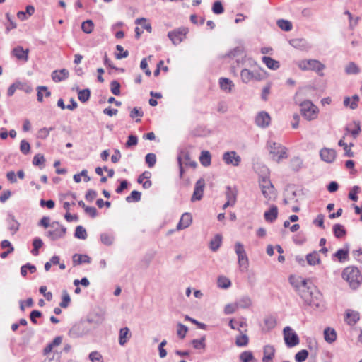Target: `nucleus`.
Segmentation results:
<instances>
[{
    "instance_id": "obj_16",
    "label": "nucleus",
    "mask_w": 362,
    "mask_h": 362,
    "mask_svg": "<svg viewBox=\"0 0 362 362\" xmlns=\"http://www.w3.org/2000/svg\"><path fill=\"white\" fill-rule=\"evenodd\" d=\"M271 122V117L265 111L259 112L255 117V124L262 128L267 127Z\"/></svg>"
},
{
    "instance_id": "obj_12",
    "label": "nucleus",
    "mask_w": 362,
    "mask_h": 362,
    "mask_svg": "<svg viewBox=\"0 0 362 362\" xmlns=\"http://www.w3.org/2000/svg\"><path fill=\"white\" fill-rule=\"evenodd\" d=\"M241 80L245 83H248L251 81H260L262 78V74L257 71H251L247 69H243L240 72Z\"/></svg>"
},
{
    "instance_id": "obj_53",
    "label": "nucleus",
    "mask_w": 362,
    "mask_h": 362,
    "mask_svg": "<svg viewBox=\"0 0 362 362\" xmlns=\"http://www.w3.org/2000/svg\"><path fill=\"white\" fill-rule=\"evenodd\" d=\"M141 199V193L136 190L131 192L130 195L126 197L127 202H139Z\"/></svg>"
},
{
    "instance_id": "obj_43",
    "label": "nucleus",
    "mask_w": 362,
    "mask_h": 362,
    "mask_svg": "<svg viewBox=\"0 0 362 362\" xmlns=\"http://www.w3.org/2000/svg\"><path fill=\"white\" fill-rule=\"evenodd\" d=\"M94 28V23L91 20H86L82 23L81 29L87 34H90L93 32Z\"/></svg>"
},
{
    "instance_id": "obj_4",
    "label": "nucleus",
    "mask_w": 362,
    "mask_h": 362,
    "mask_svg": "<svg viewBox=\"0 0 362 362\" xmlns=\"http://www.w3.org/2000/svg\"><path fill=\"white\" fill-rule=\"evenodd\" d=\"M302 116L307 120L311 121L317 117L318 108L308 100L299 103Z\"/></svg>"
},
{
    "instance_id": "obj_24",
    "label": "nucleus",
    "mask_w": 362,
    "mask_h": 362,
    "mask_svg": "<svg viewBox=\"0 0 362 362\" xmlns=\"http://www.w3.org/2000/svg\"><path fill=\"white\" fill-rule=\"evenodd\" d=\"M278 216V208L275 205H272L269 210L264 214V218L266 221L273 223Z\"/></svg>"
},
{
    "instance_id": "obj_52",
    "label": "nucleus",
    "mask_w": 362,
    "mask_h": 362,
    "mask_svg": "<svg viewBox=\"0 0 362 362\" xmlns=\"http://www.w3.org/2000/svg\"><path fill=\"white\" fill-rule=\"evenodd\" d=\"M308 356V351L305 349H303V350L298 351L295 355V360L297 362H303L306 360Z\"/></svg>"
},
{
    "instance_id": "obj_58",
    "label": "nucleus",
    "mask_w": 362,
    "mask_h": 362,
    "mask_svg": "<svg viewBox=\"0 0 362 362\" xmlns=\"http://www.w3.org/2000/svg\"><path fill=\"white\" fill-rule=\"evenodd\" d=\"M145 160L149 168L155 165L156 162V156L154 153H149L145 157Z\"/></svg>"
},
{
    "instance_id": "obj_31",
    "label": "nucleus",
    "mask_w": 362,
    "mask_h": 362,
    "mask_svg": "<svg viewBox=\"0 0 362 362\" xmlns=\"http://www.w3.org/2000/svg\"><path fill=\"white\" fill-rule=\"evenodd\" d=\"M262 62L269 69L276 70L279 67V62L273 59L270 57L264 56L262 57Z\"/></svg>"
},
{
    "instance_id": "obj_27",
    "label": "nucleus",
    "mask_w": 362,
    "mask_h": 362,
    "mask_svg": "<svg viewBox=\"0 0 362 362\" xmlns=\"http://www.w3.org/2000/svg\"><path fill=\"white\" fill-rule=\"evenodd\" d=\"M324 338L325 340L331 344L336 341L337 339V332L336 331L330 327H327L324 330Z\"/></svg>"
},
{
    "instance_id": "obj_20",
    "label": "nucleus",
    "mask_w": 362,
    "mask_h": 362,
    "mask_svg": "<svg viewBox=\"0 0 362 362\" xmlns=\"http://www.w3.org/2000/svg\"><path fill=\"white\" fill-rule=\"evenodd\" d=\"M359 313L356 311L348 309L346 311L345 321L349 325L353 326L359 320Z\"/></svg>"
},
{
    "instance_id": "obj_40",
    "label": "nucleus",
    "mask_w": 362,
    "mask_h": 362,
    "mask_svg": "<svg viewBox=\"0 0 362 362\" xmlns=\"http://www.w3.org/2000/svg\"><path fill=\"white\" fill-rule=\"evenodd\" d=\"M226 196L228 201L235 204L237 199V192L234 189H233L230 186H228L226 187Z\"/></svg>"
},
{
    "instance_id": "obj_38",
    "label": "nucleus",
    "mask_w": 362,
    "mask_h": 362,
    "mask_svg": "<svg viewBox=\"0 0 362 362\" xmlns=\"http://www.w3.org/2000/svg\"><path fill=\"white\" fill-rule=\"evenodd\" d=\"M249 342V338L247 334H242L236 337L235 344L239 347L247 346Z\"/></svg>"
},
{
    "instance_id": "obj_42",
    "label": "nucleus",
    "mask_w": 362,
    "mask_h": 362,
    "mask_svg": "<svg viewBox=\"0 0 362 362\" xmlns=\"http://www.w3.org/2000/svg\"><path fill=\"white\" fill-rule=\"evenodd\" d=\"M71 302V297L66 290L62 291V301L59 304V305L63 308H66L69 305V303Z\"/></svg>"
},
{
    "instance_id": "obj_6",
    "label": "nucleus",
    "mask_w": 362,
    "mask_h": 362,
    "mask_svg": "<svg viewBox=\"0 0 362 362\" xmlns=\"http://www.w3.org/2000/svg\"><path fill=\"white\" fill-rule=\"evenodd\" d=\"M269 153L274 160L279 163L282 159L287 158V149L281 144L269 141L268 143Z\"/></svg>"
},
{
    "instance_id": "obj_32",
    "label": "nucleus",
    "mask_w": 362,
    "mask_h": 362,
    "mask_svg": "<svg viewBox=\"0 0 362 362\" xmlns=\"http://www.w3.org/2000/svg\"><path fill=\"white\" fill-rule=\"evenodd\" d=\"M236 303L238 308H249L252 305V300L247 296L241 297L236 301Z\"/></svg>"
},
{
    "instance_id": "obj_56",
    "label": "nucleus",
    "mask_w": 362,
    "mask_h": 362,
    "mask_svg": "<svg viewBox=\"0 0 362 362\" xmlns=\"http://www.w3.org/2000/svg\"><path fill=\"white\" fill-rule=\"evenodd\" d=\"M53 129H54V127H50V128L43 127L38 131L37 137L41 139H45L49 136L50 132L52 131Z\"/></svg>"
},
{
    "instance_id": "obj_13",
    "label": "nucleus",
    "mask_w": 362,
    "mask_h": 362,
    "mask_svg": "<svg viewBox=\"0 0 362 362\" xmlns=\"http://www.w3.org/2000/svg\"><path fill=\"white\" fill-rule=\"evenodd\" d=\"M88 328L85 322H78L75 324L69 331V335L71 337L78 338L88 334Z\"/></svg>"
},
{
    "instance_id": "obj_29",
    "label": "nucleus",
    "mask_w": 362,
    "mask_h": 362,
    "mask_svg": "<svg viewBox=\"0 0 362 362\" xmlns=\"http://www.w3.org/2000/svg\"><path fill=\"white\" fill-rule=\"evenodd\" d=\"M306 260L309 265L315 266L320 263V258L318 252L313 251L306 255Z\"/></svg>"
},
{
    "instance_id": "obj_21",
    "label": "nucleus",
    "mask_w": 362,
    "mask_h": 362,
    "mask_svg": "<svg viewBox=\"0 0 362 362\" xmlns=\"http://www.w3.org/2000/svg\"><path fill=\"white\" fill-rule=\"evenodd\" d=\"M345 130L356 139L361 132V125L358 121H353L346 125Z\"/></svg>"
},
{
    "instance_id": "obj_28",
    "label": "nucleus",
    "mask_w": 362,
    "mask_h": 362,
    "mask_svg": "<svg viewBox=\"0 0 362 362\" xmlns=\"http://www.w3.org/2000/svg\"><path fill=\"white\" fill-rule=\"evenodd\" d=\"M219 85L221 90L228 93H230L233 87H234L233 81L227 78H221L219 79Z\"/></svg>"
},
{
    "instance_id": "obj_23",
    "label": "nucleus",
    "mask_w": 362,
    "mask_h": 362,
    "mask_svg": "<svg viewBox=\"0 0 362 362\" xmlns=\"http://www.w3.org/2000/svg\"><path fill=\"white\" fill-rule=\"evenodd\" d=\"M192 215L189 213H184L182 215L180 220L177 226V229L182 230L189 227V225L192 223Z\"/></svg>"
},
{
    "instance_id": "obj_30",
    "label": "nucleus",
    "mask_w": 362,
    "mask_h": 362,
    "mask_svg": "<svg viewBox=\"0 0 362 362\" xmlns=\"http://www.w3.org/2000/svg\"><path fill=\"white\" fill-rule=\"evenodd\" d=\"M74 265H79L83 263H90V258L86 255L75 254L72 257Z\"/></svg>"
},
{
    "instance_id": "obj_19",
    "label": "nucleus",
    "mask_w": 362,
    "mask_h": 362,
    "mask_svg": "<svg viewBox=\"0 0 362 362\" xmlns=\"http://www.w3.org/2000/svg\"><path fill=\"white\" fill-rule=\"evenodd\" d=\"M276 349L274 346L267 344L263 348V358L262 362H270L275 356Z\"/></svg>"
},
{
    "instance_id": "obj_59",
    "label": "nucleus",
    "mask_w": 362,
    "mask_h": 362,
    "mask_svg": "<svg viewBox=\"0 0 362 362\" xmlns=\"http://www.w3.org/2000/svg\"><path fill=\"white\" fill-rule=\"evenodd\" d=\"M116 49L120 52L115 54L116 59H121L128 57L129 52L127 50L124 51V49L121 45H117L116 46Z\"/></svg>"
},
{
    "instance_id": "obj_2",
    "label": "nucleus",
    "mask_w": 362,
    "mask_h": 362,
    "mask_svg": "<svg viewBox=\"0 0 362 362\" xmlns=\"http://www.w3.org/2000/svg\"><path fill=\"white\" fill-rule=\"evenodd\" d=\"M342 277L346 280L351 289L356 290L362 281V276L360 271L356 267H348L342 272Z\"/></svg>"
},
{
    "instance_id": "obj_11",
    "label": "nucleus",
    "mask_w": 362,
    "mask_h": 362,
    "mask_svg": "<svg viewBox=\"0 0 362 362\" xmlns=\"http://www.w3.org/2000/svg\"><path fill=\"white\" fill-rule=\"evenodd\" d=\"M188 29L186 28H180L170 31L168 33V37L172 41L173 44L177 45L184 40Z\"/></svg>"
},
{
    "instance_id": "obj_41",
    "label": "nucleus",
    "mask_w": 362,
    "mask_h": 362,
    "mask_svg": "<svg viewBox=\"0 0 362 362\" xmlns=\"http://www.w3.org/2000/svg\"><path fill=\"white\" fill-rule=\"evenodd\" d=\"M277 25L284 31H290L293 28L291 22L284 19L278 20Z\"/></svg>"
},
{
    "instance_id": "obj_37",
    "label": "nucleus",
    "mask_w": 362,
    "mask_h": 362,
    "mask_svg": "<svg viewBox=\"0 0 362 362\" xmlns=\"http://www.w3.org/2000/svg\"><path fill=\"white\" fill-rule=\"evenodd\" d=\"M336 257L340 262H344L349 259V249H339L335 254Z\"/></svg>"
},
{
    "instance_id": "obj_39",
    "label": "nucleus",
    "mask_w": 362,
    "mask_h": 362,
    "mask_svg": "<svg viewBox=\"0 0 362 362\" xmlns=\"http://www.w3.org/2000/svg\"><path fill=\"white\" fill-rule=\"evenodd\" d=\"M290 45L297 49H304L306 47L307 42L304 39H292L289 41Z\"/></svg>"
},
{
    "instance_id": "obj_22",
    "label": "nucleus",
    "mask_w": 362,
    "mask_h": 362,
    "mask_svg": "<svg viewBox=\"0 0 362 362\" xmlns=\"http://www.w3.org/2000/svg\"><path fill=\"white\" fill-rule=\"evenodd\" d=\"M69 71L66 69L55 70L52 73V78L54 82H60L69 77Z\"/></svg>"
},
{
    "instance_id": "obj_62",
    "label": "nucleus",
    "mask_w": 362,
    "mask_h": 362,
    "mask_svg": "<svg viewBox=\"0 0 362 362\" xmlns=\"http://www.w3.org/2000/svg\"><path fill=\"white\" fill-rule=\"evenodd\" d=\"M193 347L196 349H204L205 348V339L202 338L200 339H194L192 341Z\"/></svg>"
},
{
    "instance_id": "obj_33",
    "label": "nucleus",
    "mask_w": 362,
    "mask_h": 362,
    "mask_svg": "<svg viewBox=\"0 0 362 362\" xmlns=\"http://www.w3.org/2000/svg\"><path fill=\"white\" fill-rule=\"evenodd\" d=\"M344 70H345L346 74L348 75H351V74L356 75L360 72V68L358 67V66L356 63L352 62H351L346 64Z\"/></svg>"
},
{
    "instance_id": "obj_14",
    "label": "nucleus",
    "mask_w": 362,
    "mask_h": 362,
    "mask_svg": "<svg viewBox=\"0 0 362 362\" xmlns=\"http://www.w3.org/2000/svg\"><path fill=\"white\" fill-rule=\"evenodd\" d=\"M204 187L205 180L203 178L199 179L195 184L194 192L191 197V202H194L202 199Z\"/></svg>"
},
{
    "instance_id": "obj_17",
    "label": "nucleus",
    "mask_w": 362,
    "mask_h": 362,
    "mask_svg": "<svg viewBox=\"0 0 362 362\" xmlns=\"http://www.w3.org/2000/svg\"><path fill=\"white\" fill-rule=\"evenodd\" d=\"M320 156L323 161L331 163L336 158V151L333 148H324L320 150Z\"/></svg>"
},
{
    "instance_id": "obj_54",
    "label": "nucleus",
    "mask_w": 362,
    "mask_h": 362,
    "mask_svg": "<svg viewBox=\"0 0 362 362\" xmlns=\"http://www.w3.org/2000/svg\"><path fill=\"white\" fill-rule=\"evenodd\" d=\"M20 151L24 155H27L30 153V145L26 140L23 139L21 141Z\"/></svg>"
},
{
    "instance_id": "obj_60",
    "label": "nucleus",
    "mask_w": 362,
    "mask_h": 362,
    "mask_svg": "<svg viewBox=\"0 0 362 362\" xmlns=\"http://www.w3.org/2000/svg\"><path fill=\"white\" fill-rule=\"evenodd\" d=\"M212 11L215 14H221L224 11L223 6L221 1H215L212 6Z\"/></svg>"
},
{
    "instance_id": "obj_44",
    "label": "nucleus",
    "mask_w": 362,
    "mask_h": 362,
    "mask_svg": "<svg viewBox=\"0 0 362 362\" xmlns=\"http://www.w3.org/2000/svg\"><path fill=\"white\" fill-rule=\"evenodd\" d=\"M338 145H339V146H341V147H343V148H344V150L345 151V156H348V157H353V156H354V152H353V151H351V148H350V147H351V146H354V144H353L352 143H351V144H349V146H348V145L346 144V143H345V142L344 141V140H343V139H340V140L339 141V142H338Z\"/></svg>"
},
{
    "instance_id": "obj_35",
    "label": "nucleus",
    "mask_w": 362,
    "mask_h": 362,
    "mask_svg": "<svg viewBox=\"0 0 362 362\" xmlns=\"http://www.w3.org/2000/svg\"><path fill=\"white\" fill-rule=\"evenodd\" d=\"M222 241V236L220 234H217L214 236V238L210 241V249L215 252L221 246Z\"/></svg>"
},
{
    "instance_id": "obj_50",
    "label": "nucleus",
    "mask_w": 362,
    "mask_h": 362,
    "mask_svg": "<svg viewBox=\"0 0 362 362\" xmlns=\"http://www.w3.org/2000/svg\"><path fill=\"white\" fill-rule=\"evenodd\" d=\"M74 235L78 239L85 240L87 238V233L83 226H78L76 228Z\"/></svg>"
},
{
    "instance_id": "obj_10",
    "label": "nucleus",
    "mask_w": 362,
    "mask_h": 362,
    "mask_svg": "<svg viewBox=\"0 0 362 362\" xmlns=\"http://www.w3.org/2000/svg\"><path fill=\"white\" fill-rule=\"evenodd\" d=\"M284 338L288 347H293L299 344L297 334L288 326L284 329Z\"/></svg>"
},
{
    "instance_id": "obj_34",
    "label": "nucleus",
    "mask_w": 362,
    "mask_h": 362,
    "mask_svg": "<svg viewBox=\"0 0 362 362\" xmlns=\"http://www.w3.org/2000/svg\"><path fill=\"white\" fill-rule=\"evenodd\" d=\"M217 286L218 288L227 289L230 287L231 281L228 277L220 276L217 279Z\"/></svg>"
},
{
    "instance_id": "obj_5",
    "label": "nucleus",
    "mask_w": 362,
    "mask_h": 362,
    "mask_svg": "<svg viewBox=\"0 0 362 362\" xmlns=\"http://www.w3.org/2000/svg\"><path fill=\"white\" fill-rule=\"evenodd\" d=\"M234 249L238 257V264L239 265L240 270L242 272H245L248 269L249 260L244 246L241 243L236 242Z\"/></svg>"
},
{
    "instance_id": "obj_26",
    "label": "nucleus",
    "mask_w": 362,
    "mask_h": 362,
    "mask_svg": "<svg viewBox=\"0 0 362 362\" xmlns=\"http://www.w3.org/2000/svg\"><path fill=\"white\" fill-rule=\"evenodd\" d=\"M131 337L129 329L127 327H122L119 330V344L124 346Z\"/></svg>"
},
{
    "instance_id": "obj_48",
    "label": "nucleus",
    "mask_w": 362,
    "mask_h": 362,
    "mask_svg": "<svg viewBox=\"0 0 362 362\" xmlns=\"http://www.w3.org/2000/svg\"><path fill=\"white\" fill-rule=\"evenodd\" d=\"M333 232L336 238H340L345 235L346 230L343 226L340 224H335L333 226Z\"/></svg>"
},
{
    "instance_id": "obj_7",
    "label": "nucleus",
    "mask_w": 362,
    "mask_h": 362,
    "mask_svg": "<svg viewBox=\"0 0 362 362\" xmlns=\"http://www.w3.org/2000/svg\"><path fill=\"white\" fill-rule=\"evenodd\" d=\"M259 187L264 198L267 201L275 199L276 194L275 189L270 180L267 177L259 179Z\"/></svg>"
},
{
    "instance_id": "obj_25",
    "label": "nucleus",
    "mask_w": 362,
    "mask_h": 362,
    "mask_svg": "<svg viewBox=\"0 0 362 362\" xmlns=\"http://www.w3.org/2000/svg\"><path fill=\"white\" fill-rule=\"evenodd\" d=\"M12 54L18 59L27 62L28 59V49L25 50L21 46L13 49Z\"/></svg>"
},
{
    "instance_id": "obj_36",
    "label": "nucleus",
    "mask_w": 362,
    "mask_h": 362,
    "mask_svg": "<svg viewBox=\"0 0 362 362\" xmlns=\"http://www.w3.org/2000/svg\"><path fill=\"white\" fill-rule=\"evenodd\" d=\"M199 160L201 164L204 167L210 165L211 161L210 153L207 151H203L199 157Z\"/></svg>"
},
{
    "instance_id": "obj_9",
    "label": "nucleus",
    "mask_w": 362,
    "mask_h": 362,
    "mask_svg": "<svg viewBox=\"0 0 362 362\" xmlns=\"http://www.w3.org/2000/svg\"><path fill=\"white\" fill-rule=\"evenodd\" d=\"M66 232V228L58 222H52L50 225L49 230L47 232L46 235L51 240H57L63 238Z\"/></svg>"
},
{
    "instance_id": "obj_55",
    "label": "nucleus",
    "mask_w": 362,
    "mask_h": 362,
    "mask_svg": "<svg viewBox=\"0 0 362 362\" xmlns=\"http://www.w3.org/2000/svg\"><path fill=\"white\" fill-rule=\"evenodd\" d=\"M187 330H188V328L185 325H182V323L177 324V334L180 338H181V339L185 338Z\"/></svg>"
},
{
    "instance_id": "obj_63",
    "label": "nucleus",
    "mask_w": 362,
    "mask_h": 362,
    "mask_svg": "<svg viewBox=\"0 0 362 362\" xmlns=\"http://www.w3.org/2000/svg\"><path fill=\"white\" fill-rule=\"evenodd\" d=\"M238 308L237 303L235 302L233 304H228L226 305L224 308V312L226 314H232L235 313Z\"/></svg>"
},
{
    "instance_id": "obj_46",
    "label": "nucleus",
    "mask_w": 362,
    "mask_h": 362,
    "mask_svg": "<svg viewBox=\"0 0 362 362\" xmlns=\"http://www.w3.org/2000/svg\"><path fill=\"white\" fill-rule=\"evenodd\" d=\"M90 91L88 88L83 89V90H80L78 92V100L82 103L87 102L90 98Z\"/></svg>"
},
{
    "instance_id": "obj_57",
    "label": "nucleus",
    "mask_w": 362,
    "mask_h": 362,
    "mask_svg": "<svg viewBox=\"0 0 362 362\" xmlns=\"http://www.w3.org/2000/svg\"><path fill=\"white\" fill-rule=\"evenodd\" d=\"M110 90L113 95H120V84L117 81H112L110 83Z\"/></svg>"
},
{
    "instance_id": "obj_45",
    "label": "nucleus",
    "mask_w": 362,
    "mask_h": 362,
    "mask_svg": "<svg viewBox=\"0 0 362 362\" xmlns=\"http://www.w3.org/2000/svg\"><path fill=\"white\" fill-rule=\"evenodd\" d=\"M114 236L111 234L104 233L100 235V240L105 245H111L114 242Z\"/></svg>"
},
{
    "instance_id": "obj_18",
    "label": "nucleus",
    "mask_w": 362,
    "mask_h": 362,
    "mask_svg": "<svg viewBox=\"0 0 362 362\" xmlns=\"http://www.w3.org/2000/svg\"><path fill=\"white\" fill-rule=\"evenodd\" d=\"M8 229L11 232V235H14L19 230L20 223L15 218L14 216L11 214H9L6 219Z\"/></svg>"
},
{
    "instance_id": "obj_15",
    "label": "nucleus",
    "mask_w": 362,
    "mask_h": 362,
    "mask_svg": "<svg viewBox=\"0 0 362 362\" xmlns=\"http://www.w3.org/2000/svg\"><path fill=\"white\" fill-rule=\"evenodd\" d=\"M223 160L227 165H231L233 166H238L241 161V158L238 153L234 151H227L223 155Z\"/></svg>"
},
{
    "instance_id": "obj_64",
    "label": "nucleus",
    "mask_w": 362,
    "mask_h": 362,
    "mask_svg": "<svg viewBox=\"0 0 362 362\" xmlns=\"http://www.w3.org/2000/svg\"><path fill=\"white\" fill-rule=\"evenodd\" d=\"M89 358L92 362H103L102 356L98 351H92L89 354Z\"/></svg>"
},
{
    "instance_id": "obj_1",
    "label": "nucleus",
    "mask_w": 362,
    "mask_h": 362,
    "mask_svg": "<svg viewBox=\"0 0 362 362\" xmlns=\"http://www.w3.org/2000/svg\"><path fill=\"white\" fill-rule=\"evenodd\" d=\"M289 281L291 285L297 289L305 303L314 308L321 307V294L317 289L308 287L305 279H300L298 284V280L296 282L295 278L291 276Z\"/></svg>"
},
{
    "instance_id": "obj_61",
    "label": "nucleus",
    "mask_w": 362,
    "mask_h": 362,
    "mask_svg": "<svg viewBox=\"0 0 362 362\" xmlns=\"http://www.w3.org/2000/svg\"><path fill=\"white\" fill-rule=\"evenodd\" d=\"M360 192V187L357 185L354 186L349 194V198L353 201L358 200L357 193Z\"/></svg>"
},
{
    "instance_id": "obj_8",
    "label": "nucleus",
    "mask_w": 362,
    "mask_h": 362,
    "mask_svg": "<svg viewBox=\"0 0 362 362\" xmlns=\"http://www.w3.org/2000/svg\"><path fill=\"white\" fill-rule=\"evenodd\" d=\"M177 162L180 168V177H182L185 173L184 167L196 168L197 163L192 160L189 153L186 151H181L177 156Z\"/></svg>"
},
{
    "instance_id": "obj_3",
    "label": "nucleus",
    "mask_w": 362,
    "mask_h": 362,
    "mask_svg": "<svg viewBox=\"0 0 362 362\" xmlns=\"http://www.w3.org/2000/svg\"><path fill=\"white\" fill-rule=\"evenodd\" d=\"M297 66L302 71H313L320 76H324L325 66L317 59H302L297 62Z\"/></svg>"
},
{
    "instance_id": "obj_49",
    "label": "nucleus",
    "mask_w": 362,
    "mask_h": 362,
    "mask_svg": "<svg viewBox=\"0 0 362 362\" xmlns=\"http://www.w3.org/2000/svg\"><path fill=\"white\" fill-rule=\"evenodd\" d=\"M240 360L241 362H251L253 361L254 356L250 351H245L240 354Z\"/></svg>"
},
{
    "instance_id": "obj_47",
    "label": "nucleus",
    "mask_w": 362,
    "mask_h": 362,
    "mask_svg": "<svg viewBox=\"0 0 362 362\" xmlns=\"http://www.w3.org/2000/svg\"><path fill=\"white\" fill-rule=\"evenodd\" d=\"M42 240L40 238H35L33 241V249L32 250L31 253L34 256L38 255V250L42 246Z\"/></svg>"
},
{
    "instance_id": "obj_51",
    "label": "nucleus",
    "mask_w": 362,
    "mask_h": 362,
    "mask_svg": "<svg viewBox=\"0 0 362 362\" xmlns=\"http://www.w3.org/2000/svg\"><path fill=\"white\" fill-rule=\"evenodd\" d=\"M135 23L137 25H141L142 28H144L145 30H146L148 33H151V31H152L151 25L150 23H147V21L146 18H137L135 21Z\"/></svg>"
}]
</instances>
